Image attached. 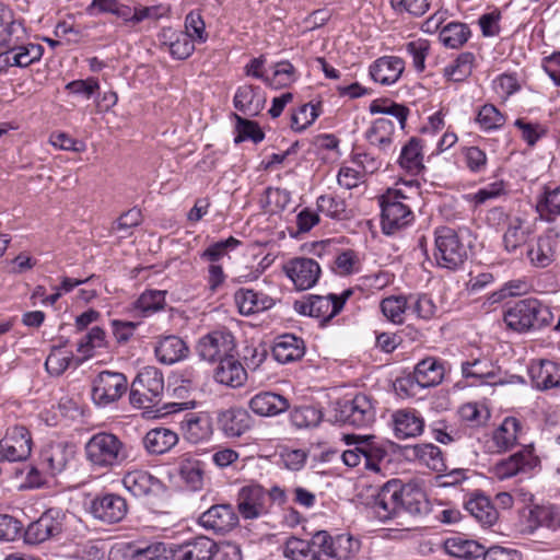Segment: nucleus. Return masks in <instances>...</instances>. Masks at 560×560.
Here are the masks:
<instances>
[{
    "mask_svg": "<svg viewBox=\"0 0 560 560\" xmlns=\"http://www.w3.org/2000/svg\"><path fill=\"white\" fill-rule=\"evenodd\" d=\"M372 508L378 520L386 522L405 514L421 517L431 511L425 493L410 483L402 485L397 479L384 483L373 497Z\"/></svg>",
    "mask_w": 560,
    "mask_h": 560,
    "instance_id": "f257e3e1",
    "label": "nucleus"
},
{
    "mask_svg": "<svg viewBox=\"0 0 560 560\" xmlns=\"http://www.w3.org/2000/svg\"><path fill=\"white\" fill-rule=\"evenodd\" d=\"M552 320L550 307L535 298L520 300L504 312L506 326L517 332L540 330Z\"/></svg>",
    "mask_w": 560,
    "mask_h": 560,
    "instance_id": "f03ea898",
    "label": "nucleus"
},
{
    "mask_svg": "<svg viewBox=\"0 0 560 560\" xmlns=\"http://www.w3.org/2000/svg\"><path fill=\"white\" fill-rule=\"evenodd\" d=\"M371 435L346 434L343 440L348 445H354L341 454L343 464L348 467H357L363 463L366 470L381 472V464L388 456L387 448Z\"/></svg>",
    "mask_w": 560,
    "mask_h": 560,
    "instance_id": "7ed1b4c3",
    "label": "nucleus"
},
{
    "mask_svg": "<svg viewBox=\"0 0 560 560\" xmlns=\"http://www.w3.org/2000/svg\"><path fill=\"white\" fill-rule=\"evenodd\" d=\"M88 459L102 468L120 466L129 457L127 445L109 432L94 434L85 445Z\"/></svg>",
    "mask_w": 560,
    "mask_h": 560,
    "instance_id": "20e7f679",
    "label": "nucleus"
},
{
    "mask_svg": "<svg viewBox=\"0 0 560 560\" xmlns=\"http://www.w3.org/2000/svg\"><path fill=\"white\" fill-rule=\"evenodd\" d=\"M352 293L351 289H347L339 295L335 293L327 295L308 294L301 300H296L293 308L301 315L319 319L320 325L324 326L341 312Z\"/></svg>",
    "mask_w": 560,
    "mask_h": 560,
    "instance_id": "39448f33",
    "label": "nucleus"
},
{
    "mask_svg": "<svg viewBox=\"0 0 560 560\" xmlns=\"http://www.w3.org/2000/svg\"><path fill=\"white\" fill-rule=\"evenodd\" d=\"M434 244V258L439 267L457 270L467 260V248L454 229L450 226L436 228Z\"/></svg>",
    "mask_w": 560,
    "mask_h": 560,
    "instance_id": "423d86ee",
    "label": "nucleus"
},
{
    "mask_svg": "<svg viewBox=\"0 0 560 560\" xmlns=\"http://www.w3.org/2000/svg\"><path fill=\"white\" fill-rule=\"evenodd\" d=\"M407 197L399 189H387L380 197L381 225L386 235H393L409 225L413 220V213L404 202Z\"/></svg>",
    "mask_w": 560,
    "mask_h": 560,
    "instance_id": "0eeeda50",
    "label": "nucleus"
},
{
    "mask_svg": "<svg viewBox=\"0 0 560 560\" xmlns=\"http://www.w3.org/2000/svg\"><path fill=\"white\" fill-rule=\"evenodd\" d=\"M164 382L156 369H144L131 383L129 402L138 409H153L161 402Z\"/></svg>",
    "mask_w": 560,
    "mask_h": 560,
    "instance_id": "6e6552de",
    "label": "nucleus"
},
{
    "mask_svg": "<svg viewBox=\"0 0 560 560\" xmlns=\"http://www.w3.org/2000/svg\"><path fill=\"white\" fill-rule=\"evenodd\" d=\"M375 407L372 398L365 394H357L353 398L337 401L336 421L354 428H366L375 421Z\"/></svg>",
    "mask_w": 560,
    "mask_h": 560,
    "instance_id": "1a4fd4ad",
    "label": "nucleus"
},
{
    "mask_svg": "<svg viewBox=\"0 0 560 560\" xmlns=\"http://www.w3.org/2000/svg\"><path fill=\"white\" fill-rule=\"evenodd\" d=\"M66 514L57 508L46 510L42 515L23 526V539L27 545H39L54 539L63 532Z\"/></svg>",
    "mask_w": 560,
    "mask_h": 560,
    "instance_id": "9d476101",
    "label": "nucleus"
},
{
    "mask_svg": "<svg viewBox=\"0 0 560 560\" xmlns=\"http://www.w3.org/2000/svg\"><path fill=\"white\" fill-rule=\"evenodd\" d=\"M352 537H332L325 530L317 532L311 539L312 560H348L353 552Z\"/></svg>",
    "mask_w": 560,
    "mask_h": 560,
    "instance_id": "9b49d317",
    "label": "nucleus"
},
{
    "mask_svg": "<svg viewBox=\"0 0 560 560\" xmlns=\"http://www.w3.org/2000/svg\"><path fill=\"white\" fill-rule=\"evenodd\" d=\"M128 389L125 374L113 371H102L92 382V400L100 407L116 402Z\"/></svg>",
    "mask_w": 560,
    "mask_h": 560,
    "instance_id": "f8f14e48",
    "label": "nucleus"
},
{
    "mask_svg": "<svg viewBox=\"0 0 560 560\" xmlns=\"http://www.w3.org/2000/svg\"><path fill=\"white\" fill-rule=\"evenodd\" d=\"M117 551L125 560H175L173 544L161 541L148 542L145 540H132L121 542Z\"/></svg>",
    "mask_w": 560,
    "mask_h": 560,
    "instance_id": "ddd939ff",
    "label": "nucleus"
},
{
    "mask_svg": "<svg viewBox=\"0 0 560 560\" xmlns=\"http://www.w3.org/2000/svg\"><path fill=\"white\" fill-rule=\"evenodd\" d=\"M32 445V435L25 427L14 425L9 428L0 441L1 460H26L31 456Z\"/></svg>",
    "mask_w": 560,
    "mask_h": 560,
    "instance_id": "4468645a",
    "label": "nucleus"
},
{
    "mask_svg": "<svg viewBox=\"0 0 560 560\" xmlns=\"http://www.w3.org/2000/svg\"><path fill=\"white\" fill-rule=\"evenodd\" d=\"M538 464L539 458L534 454L533 445H526L518 452L497 462L491 470L498 479L504 480L517 474L529 472Z\"/></svg>",
    "mask_w": 560,
    "mask_h": 560,
    "instance_id": "2eb2a0df",
    "label": "nucleus"
},
{
    "mask_svg": "<svg viewBox=\"0 0 560 560\" xmlns=\"http://www.w3.org/2000/svg\"><path fill=\"white\" fill-rule=\"evenodd\" d=\"M196 349L202 360L220 362L234 352V338L230 331L214 330L200 338Z\"/></svg>",
    "mask_w": 560,
    "mask_h": 560,
    "instance_id": "dca6fc26",
    "label": "nucleus"
},
{
    "mask_svg": "<svg viewBox=\"0 0 560 560\" xmlns=\"http://www.w3.org/2000/svg\"><path fill=\"white\" fill-rule=\"evenodd\" d=\"M89 511L94 518L103 523L116 524L125 518L128 505L119 494L104 493L96 495L91 501Z\"/></svg>",
    "mask_w": 560,
    "mask_h": 560,
    "instance_id": "f3484780",
    "label": "nucleus"
},
{
    "mask_svg": "<svg viewBox=\"0 0 560 560\" xmlns=\"http://www.w3.org/2000/svg\"><path fill=\"white\" fill-rule=\"evenodd\" d=\"M236 502L237 511L244 520H256L268 513L267 492L258 483L243 486Z\"/></svg>",
    "mask_w": 560,
    "mask_h": 560,
    "instance_id": "a211bd4d",
    "label": "nucleus"
},
{
    "mask_svg": "<svg viewBox=\"0 0 560 560\" xmlns=\"http://www.w3.org/2000/svg\"><path fill=\"white\" fill-rule=\"evenodd\" d=\"M238 514L230 503L214 504L198 518V524L217 534H228L237 527Z\"/></svg>",
    "mask_w": 560,
    "mask_h": 560,
    "instance_id": "6ab92c4d",
    "label": "nucleus"
},
{
    "mask_svg": "<svg viewBox=\"0 0 560 560\" xmlns=\"http://www.w3.org/2000/svg\"><path fill=\"white\" fill-rule=\"evenodd\" d=\"M75 447L67 442H52L40 452L39 466L45 474L55 477L73 460Z\"/></svg>",
    "mask_w": 560,
    "mask_h": 560,
    "instance_id": "aec40b11",
    "label": "nucleus"
},
{
    "mask_svg": "<svg viewBox=\"0 0 560 560\" xmlns=\"http://www.w3.org/2000/svg\"><path fill=\"white\" fill-rule=\"evenodd\" d=\"M284 271L299 290H307L314 287L320 276L318 262L306 257L291 259L284 265Z\"/></svg>",
    "mask_w": 560,
    "mask_h": 560,
    "instance_id": "412c9836",
    "label": "nucleus"
},
{
    "mask_svg": "<svg viewBox=\"0 0 560 560\" xmlns=\"http://www.w3.org/2000/svg\"><path fill=\"white\" fill-rule=\"evenodd\" d=\"M462 374L472 380V385L502 384L501 370L488 358H477L462 363Z\"/></svg>",
    "mask_w": 560,
    "mask_h": 560,
    "instance_id": "4be33fe9",
    "label": "nucleus"
},
{
    "mask_svg": "<svg viewBox=\"0 0 560 560\" xmlns=\"http://www.w3.org/2000/svg\"><path fill=\"white\" fill-rule=\"evenodd\" d=\"M122 483L133 497L138 498L150 494H163L170 488V486L164 485L161 479H156L144 470L127 472L122 478Z\"/></svg>",
    "mask_w": 560,
    "mask_h": 560,
    "instance_id": "5701e85b",
    "label": "nucleus"
},
{
    "mask_svg": "<svg viewBox=\"0 0 560 560\" xmlns=\"http://www.w3.org/2000/svg\"><path fill=\"white\" fill-rule=\"evenodd\" d=\"M217 424L226 438H238L252 428L250 415L241 407H232L217 412Z\"/></svg>",
    "mask_w": 560,
    "mask_h": 560,
    "instance_id": "b1692460",
    "label": "nucleus"
},
{
    "mask_svg": "<svg viewBox=\"0 0 560 560\" xmlns=\"http://www.w3.org/2000/svg\"><path fill=\"white\" fill-rule=\"evenodd\" d=\"M183 438L198 444L208 441L212 435V421L206 412H188L179 422Z\"/></svg>",
    "mask_w": 560,
    "mask_h": 560,
    "instance_id": "393cba45",
    "label": "nucleus"
},
{
    "mask_svg": "<svg viewBox=\"0 0 560 560\" xmlns=\"http://www.w3.org/2000/svg\"><path fill=\"white\" fill-rule=\"evenodd\" d=\"M248 408L259 417H276L288 411L291 402L279 393L262 390L249 399Z\"/></svg>",
    "mask_w": 560,
    "mask_h": 560,
    "instance_id": "a878e982",
    "label": "nucleus"
},
{
    "mask_svg": "<svg viewBox=\"0 0 560 560\" xmlns=\"http://www.w3.org/2000/svg\"><path fill=\"white\" fill-rule=\"evenodd\" d=\"M404 456L433 471L441 472L446 468L441 448L432 443L407 445Z\"/></svg>",
    "mask_w": 560,
    "mask_h": 560,
    "instance_id": "bb28decb",
    "label": "nucleus"
},
{
    "mask_svg": "<svg viewBox=\"0 0 560 560\" xmlns=\"http://www.w3.org/2000/svg\"><path fill=\"white\" fill-rule=\"evenodd\" d=\"M215 542L198 535L188 539H180L177 534V560H211Z\"/></svg>",
    "mask_w": 560,
    "mask_h": 560,
    "instance_id": "cd10ccee",
    "label": "nucleus"
},
{
    "mask_svg": "<svg viewBox=\"0 0 560 560\" xmlns=\"http://www.w3.org/2000/svg\"><path fill=\"white\" fill-rule=\"evenodd\" d=\"M404 70L405 62L400 57L383 56L370 66L369 73L373 81L390 85L398 81Z\"/></svg>",
    "mask_w": 560,
    "mask_h": 560,
    "instance_id": "c85d7f7f",
    "label": "nucleus"
},
{
    "mask_svg": "<svg viewBox=\"0 0 560 560\" xmlns=\"http://www.w3.org/2000/svg\"><path fill=\"white\" fill-rule=\"evenodd\" d=\"M266 96L259 86L250 84L237 88L233 97L234 107L249 117L257 116L265 107Z\"/></svg>",
    "mask_w": 560,
    "mask_h": 560,
    "instance_id": "c756f323",
    "label": "nucleus"
},
{
    "mask_svg": "<svg viewBox=\"0 0 560 560\" xmlns=\"http://www.w3.org/2000/svg\"><path fill=\"white\" fill-rule=\"evenodd\" d=\"M272 355L276 361L287 364L301 360L305 354V342L292 334L278 336L272 346Z\"/></svg>",
    "mask_w": 560,
    "mask_h": 560,
    "instance_id": "7c9ffc66",
    "label": "nucleus"
},
{
    "mask_svg": "<svg viewBox=\"0 0 560 560\" xmlns=\"http://www.w3.org/2000/svg\"><path fill=\"white\" fill-rule=\"evenodd\" d=\"M557 243V236L547 233L529 244L526 249V256L530 265L535 268H546L551 265L555 260Z\"/></svg>",
    "mask_w": 560,
    "mask_h": 560,
    "instance_id": "2f4dec72",
    "label": "nucleus"
},
{
    "mask_svg": "<svg viewBox=\"0 0 560 560\" xmlns=\"http://www.w3.org/2000/svg\"><path fill=\"white\" fill-rule=\"evenodd\" d=\"M533 385L540 390L560 389V365L550 360H540L529 366Z\"/></svg>",
    "mask_w": 560,
    "mask_h": 560,
    "instance_id": "473e14b6",
    "label": "nucleus"
},
{
    "mask_svg": "<svg viewBox=\"0 0 560 560\" xmlns=\"http://www.w3.org/2000/svg\"><path fill=\"white\" fill-rule=\"evenodd\" d=\"M180 385H177V413L195 409L202 396L194 370L184 371L179 375Z\"/></svg>",
    "mask_w": 560,
    "mask_h": 560,
    "instance_id": "72a5a7b5",
    "label": "nucleus"
},
{
    "mask_svg": "<svg viewBox=\"0 0 560 560\" xmlns=\"http://www.w3.org/2000/svg\"><path fill=\"white\" fill-rule=\"evenodd\" d=\"M246 377V370L233 353L221 360L214 370V380L233 388L242 386Z\"/></svg>",
    "mask_w": 560,
    "mask_h": 560,
    "instance_id": "f704fd0d",
    "label": "nucleus"
},
{
    "mask_svg": "<svg viewBox=\"0 0 560 560\" xmlns=\"http://www.w3.org/2000/svg\"><path fill=\"white\" fill-rule=\"evenodd\" d=\"M522 432V423L515 417H506L492 433V443L497 453L511 451Z\"/></svg>",
    "mask_w": 560,
    "mask_h": 560,
    "instance_id": "c9c22d12",
    "label": "nucleus"
},
{
    "mask_svg": "<svg viewBox=\"0 0 560 560\" xmlns=\"http://www.w3.org/2000/svg\"><path fill=\"white\" fill-rule=\"evenodd\" d=\"M234 301L238 307L240 313L243 315H250L269 310L275 304L273 299L269 295L244 288L235 292Z\"/></svg>",
    "mask_w": 560,
    "mask_h": 560,
    "instance_id": "e433bc0d",
    "label": "nucleus"
},
{
    "mask_svg": "<svg viewBox=\"0 0 560 560\" xmlns=\"http://www.w3.org/2000/svg\"><path fill=\"white\" fill-rule=\"evenodd\" d=\"M394 122L388 118L375 119L365 132V139L380 153L387 154L393 147Z\"/></svg>",
    "mask_w": 560,
    "mask_h": 560,
    "instance_id": "4c0bfd02",
    "label": "nucleus"
},
{
    "mask_svg": "<svg viewBox=\"0 0 560 560\" xmlns=\"http://www.w3.org/2000/svg\"><path fill=\"white\" fill-rule=\"evenodd\" d=\"M413 373L421 388L436 386L444 378V362L433 357L424 358L416 364Z\"/></svg>",
    "mask_w": 560,
    "mask_h": 560,
    "instance_id": "58836bf2",
    "label": "nucleus"
},
{
    "mask_svg": "<svg viewBox=\"0 0 560 560\" xmlns=\"http://www.w3.org/2000/svg\"><path fill=\"white\" fill-rule=\"evenodd\" d=\"M395 434L398 439L419 435L424 428V420L415 409L398 410L394 415Z\"/></svg>",
    "mask_w": 560,
    "mask_h": 560,
    "instance_id": "ea45409f",
    "label": "nucleus"
},
{
    "mask_svg": "<svg viewBox=\"0 0 560 560\" xmlns=\"http://www.w3.org/2000/svg\"><path fill=\"white\" fill-rule=\"evenodd\" d=\"M423 140L412 137L402 147L398 163L401 168L412 175H418L424 170L423 165Z\"/></svg>",
    "mask_w": 560,
    "mask_h": 560,
    "instance_id": "a19ab883",
    "label": "nucleus"
},
{
    "mask_svg": "<svg viewBox=\"0 0 560 560\" xmlns=\"http://www.w3.org/2000/svg\"><path fill=\"white\" fill-rule=\"evenodd\" d=\"M469 514L485 527L492 526L498 520V511L490 499L477 493L465 503Z\"/></svg>",
    "mask_w": 560,
    "mask_h": 560,
    "instance_id": "79ce46f5",
    "label": "nucleus"
},
{
    "mask_svg": "<svg viewBox=\"0 0 560 560\" xmlns=\"http://www.w3.org/2000/svg\"><path fill=\"white\" fill-rule=\"evenodd\" d=\"M445 551L456 558L474 560L483 558L486 548L476 540L466 539L462 536H453L444 541Z\"/></svg>",
    "mask_w": 560,
    "mask_h": 560,
    "instance_id": "37998d69",
    "label": "nucleus"
},
{
    "mask_svg": "<svg viewBox=\"0 0 560 560\" xmlns=\"http://www.w3.org/2000/svg\"><path fill=\"white\" fill-rule=\"evenodd\" d=\"M178 472L182 480L190 491L200 490L203 483V471L200 460L188 454L179 457Z\"/></svg>",
    "mask_w": 560,
    "mask_h": 560,
    "instance_id": "c03bdc74",
    "label": "nucleus"
},
{
    "mask_svg": "<svg viewBox=\"0 0 560 560\" xmlns=\"http://www.w3.org/2000/svg\"><path fill=\"white\" fill-rule=\"evenodd\" d=\"M471 37L470 27L463 22H450L439 33L440 42L451 49L463 47Z\"/></svg>",
    "mask_w": 560,
    "mask_h": 560,
    "instance_id": "a18cd8bd",
    "label": "nucleus"
},
{
    "mask_svg": "<svg viewBox=\"0 0 560 560\" xmlns=\"http://www.w3.org/2000/svg\"><path fill=\"white\" fill-rule=\"evenodd\" d=\"M143 445L150 454L162 455L175 446V432L165 428L152 429L144 435Z\"/></svg>",
    "mask_w": 560,
    "mask_h": 560,
    "instance_id": "49530a36",
    "label": "nucleus"
},
{
    "mask_svg": "<svg viewBox=\"0 0 560 560\" xmlns=\"http://www.w3.org/2000/svg\"><path fill=\"white\" fill-rule=\"evenodd\" d=\"M537 211L548 221L560 215V184L558 186L546 185L537 200Z\"/></svg>",
    "mask_w": 560,
    "mask_h": 560,
    "instance_id": "de8ad7c7",
    "label": "nucleus"
},
{
    "mask_svg": "<svg viewBox=\"0 0 560 560\" xmlns=\"http://www.w3.org/2000/svg\"><path fill=\"white\" fill-rule=\"evenodd\" d=\"M322 420V410L311 405L296 406L290 412V422L299 430L315 428Z\"/></svg>",
    "mask_w": 560,
    "mask_h": 560,
    "instance_id": "09e8293b",
    "label": "nucleus"
},
{
    "mask_svg": "<svg viewBox=\"0 0 560 560\" xmlns=\"http://www.w3.org/2000/svg\"><path fill=\"white\" fill-rule=\"evenodd\" d=\"M383 315L394 324H402L405 313L409 310V295H390L381 301Z\"/></svg>",
    "mask_w": 560,
    "mask_h": 560,
    "instance_id": "8fccbe9b",
    "label": "nucleus"
},
{
    "mask_svg": "<svg viewBox=\"0 0 560 560\" xmlns=\"http://www.w3.org/2000/svg\"><path fill=\"white\" fill-rule=\"evenodd\" d=\"M474 62L472 52H460L452 65L444 68V77L453 82H463L471 74Z\"/></svg>",
    "mask_w": 560,
    "mask_h": 560,
    "instance_id": "3c124183",
    "label": "nucleus"
},
{
    "mask_svg": "<svg viewBox=\"0 0 560 560\" xmlns=\"http://www.w3.org/2000/svg\"><path fill=\"white\" fill-rule=\"evenodd\" d=\"M529 517L536 525L551 530L560 527V508L553 504L535 505L529 512Z\"/></svg>",
    "mask_w": 560,
    "mask_h": 560,
    "instance_id": "603ef678",
    "label": "nucleus"
},
{
    "mask_svg": "<svg viewBox=\"0 0 560 560\" xmlns=\"http://www.w3.org/2000/svg\"><path fill=\"white\" fill-rule=\"evenodd\" d=\"M166 291L147 290L133 303V308L142 316H149L164 307Z\"/></svg>",
    "mask_w": 560,
    "mask_h": 560,
    "instance_id": "864d4df0",
    "label": "nucleus"
},
{
    "mask_svg": "<svg viewBox=\"0 0 560 560\" xmlns=\"http://www.w3.org/2000/svg\"><path fill=\"white\" fill-rule=\"evenodd\" d=\"M370 112L372 114H384L395 117L398 120L401 129H405L407 118L410 114V109L407 106L388 100L373 101L370 104Z\"/></svg>",
    "mask_w": 560,
    "mask_h": 560,
    "instance_id": "5fc2aeb1",
    "label": "nucleus"
},
{
    "mask_svg": "<svg viewBox=\"0 0 560 560\" xmlns=\"http://www.w3.org/2000/svg\"><path fill=\"white\" fill-rule=\"evenodd\" d=\"M527 233L523 229L520 220H515L514 223H510L506 231L503 234V245L508 253L513 255H523L521 249L526 244Z\"/></svg>",
    "mask_w": 560,
    "mask_h": 560,
    "instance_id": "6e6d98bb",
    "label": "nucleus"
},
{
    "mask_svg": "<svg viewBox=\"0 0 560 560\" xmlns=\"http://www.w3.org/2000/svg\"><path fill=\"white\" fill-rule=\"evenodd\" d=\"M25 35L26 30L23 21L13 18L8 22V25L0 28V46L8 49L18 48V45L23 43Z\"/></svg>",
    "mask_w": 560,
    "mask_h": 560,
    "instance_id": "4d7b16f0",
    "label": "nucleus"
},
{
    "mask_svg": "<svg viewBox=\"0 0 560 560\" xmlns=\"http://www.w3.org/2000/svg\"><path fill=\"white\" fill-rule=\"evenodd\" d=\"M317 210L330 219H346L347 205L345 199L334 195H322L316 200Z\"/></svg>",
    "mask_w": 560,
    "mask_h": 560,
    "instance_id": "13d9d810",
    "label": "nucleus"
},
{
    "mask_svg": "<svg viewBox=\"0 0 560 560\" xmlns=\"http://www.w3.org/2000/svg\"><path fill=\"white\" fill-rule=\"evenodd\" d=\"M236 120L237 135L234 139L235 143H241L245 140H252L254 143H259L264 140L265 133L256 121L243 118L234 114Z\"/></svg>",
    "mask_w": 560,
    "mask_h": 560,
    "instance_id": "bf43d9fd",
    "label": "nucleus"
},
{
    "mask_svg": "<svg viewBox=\"0 0 560 560\" xmlns=\"http://www.w3.org/2000/svg\"><path fill=\"white\" fill-rule=\"evenodd\" d=\"M298 79L296 69L289 60H281L273 66L272 78H269L268 85L272 89H280L290 85Z\"/></svg>",
    "mask_w": 560,
    "mask_h": 560,
    "instance_id": "052dcab7",
    "label": "nucleus"
},
{
    "mask_svg": "<svg viewBox=\"0 0 560 560\" xmlns=\"http://www.w3.org/2000/svg\"><path fill=\"white\" fill-rule=\"evenodd\" d=\"M460 153L463 163L470 173L480 174L487 170L488 158L486 152L479 147H464Z\"/></svg>",
    "mask_w": 560,
    "mask_h": 560,
    "instance_id": "680f3d73",
    "label": "nucleus"
},
{
    "mask_svg": "<svg viewBox=\"0 0 560 560\" xmlns=\"http://www.w3.org/2000/svg\"><path fill=\"white\" fill-rule=\"evenodd\" d=\"M361 262L357 252L346 249L335 256L332 270L340 276H349L360 271Z\"/></svg>",
    "mask_w": 560,
    "mask_h": 560,
    "instance_id": "e2e57ef3",
    "label": "nucleus"
},
{
    "mask_svg": "<svg viewBox=\"0 0 560 560\" xmlns=\"http://www.w3.org/2000/svg\"><path fill=\"white\" fill-rule=\"evenodd\" d=\"M477 122L485 131L501 128L505 122L504 115L492 104H485L478 112Z\"/></svg>",
    "mask_w": 560,
    "mask_h": 560,
    "instance_id": "0e129e2a",
    "label": "nucleus"
},
{
    "mask_svg": "<svg viewBox=\"0 0 560 560\" xmlns=\"http://www.w3.org/2000/svg\"><path fill=\"white\" fill-rule=\"evenodd\" d=\"M319 114L317 105L304 104L291 115V128L295 131H303L316 120Z\"/></svg>",
    "mask_w": 560,
    "mask_h": 560,
    "instance_id": "69168bd1",
    "label": "nucleus"
},
{
    "mask_svg": "<svg viewBox=\"0 0 560 560\" xmlns=\"http://www.w3.org/2000/svg\"><path fill=\"white\" fill-rule=\"evenodd\" d=\"M409 310L425 320L434 317L438 312L435 303L428 294H409Z\"/></svg>",
    "mask_w": 560,
    "mask_h": 560,
    "instance_id": "338daca9",
    "label": "nucleus"
},
{
    "mask_svg": "<svg viewBox=\"0 0 560 560\" xmlns=\"http://www.w3.org/2000/svg\"><path fill=\"white\" fill-rule=\"evenodd\" d=\"M311 540L290 537L284 545L283 555L291 560H312Z\"/></svg>",
    "mask_w": 560,
    "mask_h": 560,
    "instance_id": "774afa93",
    "label": "nucleus"
}]
</instances>
